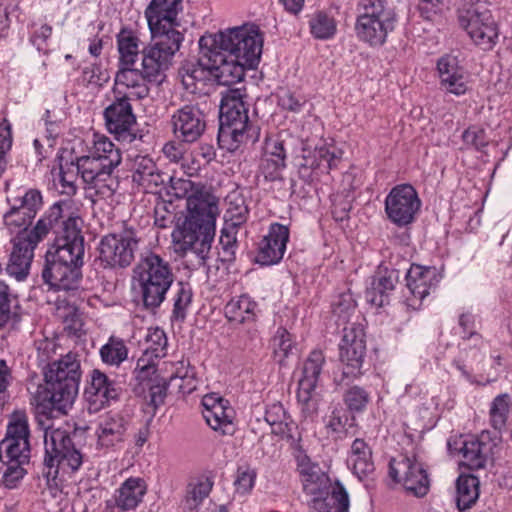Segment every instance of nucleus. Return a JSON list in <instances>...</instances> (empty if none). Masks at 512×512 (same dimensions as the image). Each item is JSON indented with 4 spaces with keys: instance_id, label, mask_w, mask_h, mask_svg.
Returning a JSON list of instances; mask_svg holds the SVG:
<instances>
[{
    "instance_id": "f257e3e1",
    "label": "nucleus",
    "mask_w": 512,
    "mask_h": 512,
    "mask_svg": "<svg viewBox=\"0 0 512 512\" xmlns=\"http://www.w3.org/2000/svg\"><path fill=\"white\" fill-rule=\"evenodd\" d=\"M171 188L177 198H186L185 211L171 233L174 251L180 255L191 251L205 260L216 234L218 200L203 184L189 179L171 178Z\"/></svg>"
},
{
    "instance_id": "f03ea898",
    "label": "nucleus",
    "mask_w": 512,
    "mask_h": 512,
    "mask_svg": "<svg viewBox=\"0 0 512 512\" xmlns=\"http://www.w3.org/2000/svg\"><path fill=\"white\" fill-rule=\"evenodd\" d=\"M263 34L254 24L228 28L215 34L202 36L205 47H214L223 57V64L233 63L241 68L239 82L243 80L245 69L255 68L262 54Z\"/></svg>"
},
{
    "instance_id": "7ed1b4c3",
    "label": "nucleus",
    "mask_w": 512,
    "mask_h": 512,
    "mask_svg": "<svg viewBox=\"0 0 512 512\" xmlns=\"http://www.w3.org/2000/svg\"><path fill=\"white\" fill-rule=\"evenodd\" d=\"M45 457L42 478L53 497L61 492L63 475L77 471L82 465V454L75 448L66 429L44 427Z\"/></svg>"
},
{
    "instance_id": "20e7f679",
    "label": "nucleus",
    "mask_w": 512,
    "mask_h": 512,
    "mask_svg": "<svg viewBox=\"0 0 512 512\" xmlns=\"http://www.w3.org/2000/svg\"><path fill=\"white\" fill-rule=\"evenodd\" d=\"M199 48L200 58L186 60L179 70L182 84L187 91L200 92L212 80L224 86L239 82L240 66L231 62L223 64V57L216 53L214 47H205L202 37L199 40Z\"/></svg>"
},
{
    "instance_id": "39448f33",
    "label": "nucleus",
    "mask_w": 512,
    "mask_h": 512,
    "mask_svg": "<svg viewBox=\"0 0 512 512\" xmlns=\"http://www.w3.org/2000/svg\"><path fill=\"white\" fill-rule=\"evenodd\" d=\"M173 282L172 266L154 252L141 254L132 270V288L139 293L147 309L154 310L161 306Z\"/></svg>"
},
{
    "instance_id": "423d86ee",
    "label": "nucleus",
    "mask_w": 512,
    "mask_h": 512,
    "mask_svg": "<svg viewBox=\"0 0 512 512\" xmlns=\"http://www.w3.org/2000/svg\"><path fill=\"white\" fill-rule=\"evenodd\" d=\"M298 467L303 489L311 496L312 512H349V495L340 481L330 483L328 476L307 457L300 460Z\"/></svg>"
},
{
    "instance_id": "0eeeda50",
    "label": "nucleus",
    "mask_w": 512,
    "mask_h": 512,
    "mask_svg": "<svg viewBox=\"0 0 512 512\" xmlns=\"http://www.w3.org/2000/svg\"><path fill=\"white\" fill-rule=\"evenodd\" d=\"M61 217V205L54 203L49 210L38 219L30 233H23L11 239L12 249L5 267L8 276L17 281H24L30 271L37 245L44 240L50 230Z\"/></svg>"
},
{
    "instance_id": "6e6552de",
    "label": "nucleus",
    "mask_w": 512,
    "mask_h": 512,
    "mask_svg": "<svg viewBox=\"0 0 512 512\" xmlns=\"http://www.w3.org/2000/svg\"><path fill=\"white\" fill-rule=\"evenodd\" d=\"M47 391L55 409L62 413L70 408L78 394L81 367L78 355L69 352L53 361L45 371Z\"/></svg>"
},
{
    "instance_id": "1a4fd4ad",
    "label": "nucleus",
    "mask_w": 512,
    "mask_h": 512,
    "mask_svg": "<svg viewBox=\"0 0 512 512\" xmlns=\"http://www.w3.org/2000/svg\"><path fill=\"white\" fill-rule=\"evenodd\" d=\"M355 33L358 39L370 46L386 42L397 23V15L386 0H360L356 7Z\"/></svg>"
},
{
    "instance_id": "9d476101",
    "label": "nucleus",
    "mask_w": 512,
    "mask_h": 512,
    "mask_svg": "<svg viewBox=\"0 0 512 512\" xmlns=\"http://www.w3.org/2000/svg\"><path fill=\"white\" fill-rule=\"evenodd\" d=\"M243 98L244 94L240 89H228L222 93L218 140L232 143L229 149L236 148L252 130L248 107Z\"/></svg>"
},
{
    "instance_id": "9b49d317",
    "label": "nucleus",
    "mask_w": 512,
    "mask_h": 512,
    "mask_svg": "<svg viewBox=\"0 0 512 512\" xmlns=\"http://www.w3.org/2000/svg\"><path fill=\"white\" fill-rule=\"evenodd\" d=\"M152 41L141 50V70L149 83L161 84L184 39L180 31L151 34Z\"/></svg>"
},
{
    "instance_id": "f8f14e48",
    "label": "nucleus",
    "mask_w": 512,
    "mask_h": 512,
    "mask_svg": "<svg viewBox=\"0 0 512 512\" xmlns=\"http://www.w3.org/2000/svg\"><path fill=\"white\" fill-rule=\"evenodd\" d=\"M53 228L55 240L47 251L46 261L83 265L84 237L81 234V219L79 217H68L60 221ZM52 231V229L50 230Z\"/></svg>"
},
{
    "instance_id": "ddd939ff",
    "label": "nucleus",
    "mask_w": 512,
    "mask_h": 512,
    "mask_svg": "<svg viewBox=\"0 0 512 512\" xmlns=\"http://www.w3.org/2000/svg\"><path fill=\"white\" fill-rule=\"evenodd\" d=\"M30 429L24 411H15L9 418L5 438L0 443V459L6 463L26 464L30 458Z\"/></svg>"
},
{
    "instance_id": "4468645a",
    "label": "nucleus",
    "mask_w": 512,
    "mask_h": 512,
    "mask_svg": "<svg viewBox=\"0 0 512 512\" xmlns=\"http://www.w3.org/2000/svg\"><path fill=\"white\" fill-rule=\"evenodd\" d=\"M77 164L89 191L101 199H109L114 195L119 185L114 175L115 166L87 155L77 158Z\"/></svg>"
},
{
    "instance_id": "2eb2a0df",
    "label": "nucleus",
    "mask_w": 512,
    "mask_h": 512,
    "mask_svg": "<svg viewBox=\"0 0 512 512\" xmlns=\"http://www.w3.org/2000/svg\"><path fill=\"white\" fill-rule=\"evenodd\" d=\"M389 476L416 497H423L429 491L430 480L427 471L414 454L392 459L389 463Z\"/></svg>"
},
{
    "instance_id": "dca6fc26",
    "label": "nucleus",
    "mask_w": 512,
    "mask_h": 512,
    "mask_svg": "<svg viewBox=\"0 0 512 512\" xmlns=\"http://www.w3.org/2000/svg\"><path fill=\"white\" fill-rule=\"evenodd\" d=\"M384 204L388 220L398 227H404L414 222L422 202L412 185L399 184L390 190Z\"/></svg>"
},
{
    "instance_id": "f3484780",
    "label": "nucleus",
    "mask_w": 512,
    "mask_h": 512,
    "mask_svg": "<svg viewBox=\"0 0 512 512\" xmlns=\"http://www.w3.org/2000/svg\"><path fill=\"white\" fill-rule=\"evenodd\" d=\"M138 240L131 230L109 234L99 244V259L105 267L125 268L134 260Z\"/></svg>"
},
{
    "instance_id": "a211bd4d",
    "label": "nucleus",
    "mask_w": 512,
    "mask_h": 512,
    "mask_svg": "<svg viewBox=\"0 0 512 512\" xmlns=\"http://www.w3.org/2000/svg\"><path fill=\"white\" fill-rule=\"evenodd\" d=\"M460 26L483 49H491L498 39V28L488 9L469 8L459 14Z\"/></svg>"
},
{
    "instance_id": "6ab92c4d",
    "label": "nucleus",
    "mask_w": 512,
    "mask_h": 512,
    "mask_svg": "<svg viewBox=\"0 0 512 512\" xmlns=\"http://www.w3.org/2000/svg\"><path fill=\"white\" fill-rule=\"evenodd\" d=\"M172 132L177 140L194 143L206 129V119L198 105L185 104L171 116Z\"/></svg>"
},
{
    "instance_id": "aec40b11",
    "label": "nucleus",
    "mask_w": 512,
    "mask_h": 512,
    "mask_svg": "<svg viewBox=\"0 0 512 512\" xmlns=\"http://www.w3.org/2000/svg\"><path fill=\"white\" fill-rule=\"evenodd\" d=\"M442 279L436 267L411 265L406 274V286L411 297L406 298L407 306L420 309L423 300L435 289Z\"/></svg>"
},
{
    "instance_id": "412c9836",
    "label": "nucleus",
    "mask_w": 512,
    "mask_h": 512,
    "mask_svg": "<svg viewBox=\"0 0 512 512\" xmlns=\"http://www.w3.org/2000/svg\"><path fill=\"white\" fill-rule=\"evenodd\" d=\"M148 79L134 66L118 67L114 76L113 94L128 101L144 99L149 95Z\"/></svg>"
},
{
    "instance_id": "4be33fe9",
    "label": "nucleus",
    "mask_w": 512,
    "mask_h": 512,
    "mask_svg": "<svg viewBox=\"0 0 512 512\" xmlns=\"http://www.w3.org/2000/svg\"><path fill=\"white\" fill-rule=\"evenodd\" d=\"M181 10L182 0H152L145 10L151 34L178 31L177 16Z\"/></svg>"
},
{
    "instance_id": "5701e85b",
    "label": "nucleus",
    "mask_w": 512,
    "mask_h": 512,
    "mask_svg": "<svg viewBox=\"0 0 512 512\" xmlns=\"http://www.w3.org/2000/svg\"><path fill=\"white\" fill-rule=\"evenodd\" d=\"M203 417L207 424L223 435L235 432V411L229 402L217 394H207L202 399Z\"/></svg>"
},
{
    "instance_id": "b1692460",
    "label": "nucleus",
    "mask_w": 512,
    "mask_h": 512,
    "mask_svg": "<svg viewBox=\"0 0 512 512\" xmlns=\"http://www.w3.org/2000/svg\"><path fill=\"white\" fill-rule=\"evenodd\" d=\"M104 118L108 131L118 140L131 141L134 138L131 130L136 117L130 101L114 97V101L104 110Z\"/></svg>"
},
{
    "instance_id": "393cba45",
    "label": "nucleus",
    "mask_w": 512,
    "mask_h": 512,
    "mask_svg": "<svg viewBox=\"0 0 512 512\" xmlns=\"http://www.w3.org/2000/svg\"><path fill=\"white\" fill-rule=\"evenodd\" d=\"M127 422L118 412H107L99 416L96 428V448L98 450H114L124 442Z\"/></svg>"
},
{
    "instance_id": "a878e982",
    "label": "nucleus",
    "mask_w": 512,
    "mask_h": 512,
    "mask_svg": "<svg viewBox=\"0 0 512 512\" xmlns=\"http://www.w3.org/2000/svg\"><path fill=\"white\" fill-rule=\"evenodd\" d=\"M143 354L137 360L135 371L138 377H145L150 370L154 371L155 361L165 357L168 350V339L163 329L149 327L142 343Z\"/></svg>"
},
{
    "instance_id": "bb28decb",
    "label": "nucleus",
    "mask_w": 512,
    "mask_h": 512,
    "mask_svg": "<svg viewBox=\"0 0 512 512\" xmlns=\"http://www.w3.org/2000/svg\"><path fill=\"white\" fill-rule=\"evenodd\" d=\"M289 235V228L286 225L272 223L267 235L259 244L257 262L264 266L279 263L285 254Z\"/></svg>"
},
{
    "instance_id": "cd10ccee",
    "label": "nucleus",
    "mask_w": 512,
    "mask_h": 512,
    "mask_svg": "<svg viewBox=\"0 0 512 512\" xmlns=\"http://www.w3.org/2000/svg\"><path fill=\"white\" fill-rule=\"evenodd\" d=\"M440 87L448 93L460 96L466 93L468 75L460 65L457 55L445 54L437 61Z\"/></svg>"
},
{
    "instance_id": "c85d7f7f",
    "label": "nucleus",
    "mask_w": 512,
    "mask_h": 512,
    "mask_svg": "<svg viewBox=\"0 0 512 512\" xmlns=\"http://www.w3.org/2000/svg\"><path fill=\"white\" fill-rule=\"evenodd\" d=\"M498 440L499 437L492 438L488 431L465 439L460 450L464 464L472 470L484 468L494 454Z\"/></svg>"
},
{
    "instance_id": "c756f323",
    "label": "nucleus",
    "mask_w": 512,
    "mask_h": 512,
    "mask_svg": "<svg viewBox=\"0 0 512 512\" xmlns=\"http://www.w3.org/2000/svg\"><path fill=\"white\" fill-rule=\"evenodd\" d=\"M89 411L97 412L119 395L118 385L100 370H93L90 385L85 389Z\"/></svg>"
},
{
    "instance_id": "7c9ffc66",
    "label": "nucleus",
    "mask_w": 512,
    "mask_h": 512,
    "mask_svg": "<svg viewBox=\"0 0 512 512\" xmlns=\"http://www.w3.org/2000/svg\"><path fill=\"white\" fill-rule=\"evenodd\" d=\"M82 265L46 261L42 278L46 284L55 290L77 289L82 277Z\"/></svg>"
},
{
    "instance_id": "2f4dec72",
    "label": "nucleus",
    "mask_w": 512,
    "mask_h": 512,
    "mask_svg": "<svg viewBox=\"0 0 512 512\" xmlns=\"http://www.w3.org/2000/svg\"><path fill=\"white\" fill-rule=\"evenodd\" d=\"M287 151L284 141L279 137H270L265 141V148L260 169L266 180L275 181L282 178L286 168Z\"/></svg>"
},
{
    "instance_id": "473e14b6",
    "label": "nucleus",
    "mask_w": 512,
    "mask_h": 512,
    "mask_svg": "<svg viewBox=\"0 0 512 512\" xmlns=\"http://www.w3.org/2000/svg\"><path fill=\"white\" fill-rule=\"evenodd\" d=\"M484 342L474 344L472 340H460L458 354L453 359V366L469 382L473 381V371L485 358Z\"/></svg>"
},
{
    "instance_id": "72a5a7b5",
    "label": "nucleus",
    "mask_w": 512,
    "mask_h": 512,
    "mask_svg": "<svg viewBox=\"0 0 512 512\" xmlns=\"http://www.w3.org/2000/svg\"><path fill=\"white\" fill-rule=\"evenodd\" d=\"M146 492L147 484L143 478L129 477L115 490V506L121 511L134 510L142 502Z\"/></svg>"
},
{
    "instance_id": "f704fd0d",
    "label": "nucleus",
    "mask_w": 512,
    "mask_h": 512,
    "mask_svg": "<svg viewBox=\"0 0 512 512\" xmlns=\"http://www.w3.org/2000/svg\"><path fill=\"white\" fill-rule=\"evenodd\" d=\"M265 420L270 425L273 434L287 440H296L297 425L281 403H273L267 406Z\"/></svg>"
},
{
    "instance_id": "c9c22d12",
    "label": "nucleus",
    "mask_w": 512,
    "mask_h": 512,
    "mask_svg": "<svg viewBox=\"0 0 512 512\" xmlns=\"http://www.w3.org/2000/svg\"><path fill=\"white\" fill-rule=\"evenodd\" d=\"M348 466L359 480L367 478L374 471L372 451L362 439H355L351 445Z\"/></svg>"
},
{
    "instance_id": "e433bc0d",
    "label": "nucleus",
    "mask_w": 512,
    "mask_h": 512,
    "mask_svg": "<svg viewBox=\"0 0 512 512\" xmlns=\"http://www.w3.org/2000/svg\"><path fill=\"white\" fill-rule=\"evenodd\" d=\"M168 383L177 386L182 394H190L197 389L199 380L195 368L190 365L189 360L182 359L171 364Z\"/></svg>"
},
{
    "instance_id": "4c0bfd02",
    "label": "nucleus",
    "mask_w": 512,
    "mask_h": 512,
    "mask_svg": "<svg viewBox=\"0 0 512 512\" xmlns=\"http://www.w3.org/2000/svg\"><path fill=\"white\" fill-rule=\"evenodd\" d=\"M21 320L18 298L4 282H0V328H15Z\"/></svg>"
},
{
    "instance_id": "58836bf2",
    "label": "nucleus",
    "mask_w": 512,
    "mask_h": 512,
    "mask_svg": "<svg viewBox=\"0 0 512 512\" xmlns=\"http://www.w3.org/2000/svg\"><path fill=\"white\" fill-rule=\"evenodd\" d=\"M258 305L248 295L231 299L225 306V316L231 322H253L257 317Z\"/></svg>"
},
{
    "instance_id": "ea45409f",
    "label": "nucleus",
    "mask_w": 512,
    "mask_h": 512,
    "mask_svg": "<svg viewBox=\"0 0 512 512\" xmlns=\"http://www.w3.org/2000/svg\"><path fill=\"white\" fill-rule=\"evenodd\" d=\"M118 50L117 67L134 66L140 53V39L130 29H121L116 37Z\"/></svg>"
},
{
    "instance_id": "a19ab883",
    "label": "nucleus",
    "mask_w": 512,
    "mask_h": 512,
    "mask_svg": "<svg viewBox=\"0 0 512 512\" xmlns=\"http://www.w3.org/2000/svg\"><path fill=\"white\" fill-rule=\"evenodd\" d=\"M132 180L146 191L163 183L162 175L149 157H140L136 160Z\"/></svg>"
},
{
    "instance_id": "79ce46f5",
    "label": "nucleus",
    "mask_w": 512,
    "mask_h": 512,
    "mask_svg": "<svg viewBox=\"0 0 512 512\" xmlns=\"http://www.w3.org/2000/svg\"><path fill=\"white\" fill-rule=\"evenodd\" d=\"M7 203L36 217L43 206V197L36 188H19L15 195L7 197Z\"/></svg>"
},
{
    "instance_id": "37998d69",
    "label": "nucleus",
    "mask_w": 512,
    "mask_h": 512,
    "mask_svg": "<svg viewBox=\"0 0 512 512\" xmlns=\"http://www.w3.org/2000/svg\"><path fill=\"white\" fill-rule=\"evenodd\" d=\"M93 146L89 150L87 156L95 157L97 160L103 161L117 167L122 160L120 150L115 147L114 143L104 135H93Z\"/></svg>"
},
{
    "instance_id": "c03bdc74",
    "label": "nucleus",
    "mask_w": 512,
    "mask_h": 512,
    "mask_svg": "<svg viewBox=\"0 0 512 512\" xmlns=\"http://www.w3.org/2000/svg\"><path fill=\"white\" fill-rule=\"evenodd\" d=\"M128 347L125 341L117 336L111 335L107 342L101 346L99 355L101 361L112 367H119L128 358Z\"/></svg>"
},
{
    "instance_id": "a18cd8bd",
    "label": "nucleus",
    "mask_w": 512,
    "mask_h": 512,
    "mask_svg": "<svg viewBox=\"0 0 512 512\" xmlns=\"http://www.w3.org/2000/svg\"><path fill=\"white\" fill-rule=\"evenodd\" d=\"M343 156V151L333 141L321 142L320 145H316L313 158L314 160L310 163L313 168L324 167L326 170H331L337 167V164Z\"/></svg>"
},
{
    "instance_id": "49530a36",
    "label": "nucleus",
    "mask_w": 512,
    "mask_h": 512,
    "mask_svg": "<svg viewBox=\"0 0 512 512\" xmlns=\"http://www.w3.org/2000/svg\"><path fill=\"white\" fill-rule=\"evenodd\" d=\"M479 497V480L472 475L457 479L456 503L459 510L470 508Z\"/></svg>"
},
{
    "instance_id": "de8ad7c7",
    "label": "nucleus",
    "mask_w": 512,
    "mask_h": 512,
    "mask_svg": "<svg viewBox=\"0 0 512 512\" xmlns=\"http://www.w3.org/2000/svg\"><path fill=\"white\" fill-rule=\"evenodd\" d=\"M325 357L322 351L313 350L303 366V375L299 380L298 388L316 389Z\"/></svg>"
},
{
    "instance_id": "09e8293b",
    "label": "nucleus",
    "mask_w": 512,
    "mask_h": 512,
    "mask_svg": "<svg viewBox=\"0 0 512 512\" xmlns=\"http://www.w3.org/2000/svg\"><path fill=\"white\" fill-rule=\"evenodd\" d=\"M226 204L225 223L232 229H237L247 220L248 208L245 199L240 193L232 192L226 197Z\"/></svg>"
},
{
    "instance_id": "8fccbe9b",
    "label": "nucleus",
    "mask_w": 512,
    "mask_h": 512,
    "mask_svg": "<svg viewBox=\"0 0 512 512\" xmlns=\"http://www.w3.org/2000/svg\"><path fill=\"white\" fill-rule=\"evenodd\" d=\"M512 407L511 396L507 393L497 395L489 408V421L491 426L501 432L505 429Z\"/></svg>"
},
{
    "instance_id": "3c124183",
    "label": "nucleus",
    "mask_w": 512,
    "mask_h": 512,
    "mask_svg": "<svg viewBox=\"0 0 512 512\" xmlns=\"http://www.w3.org/2000/svg\"><path fill=\"white\" fill-rule=\"evenodd\" d=\"M34 218L35 216L19 210L15 206H10L9 210L3 214V224L10 234H15L14 237H18L32 231V228L28 229V227Z\"/></svg>"
},
{
    "instance_id": "603ef678",
    "label": "nucleus",
    "mask_w": 512,
    "mask_h": 512,
    "mask_svg": "<svg viewBox=\"0 0 512 512\" xmlns=\"http://www.w3.org/2000/svg\"><path fill=\"white\" fill-rule=\"evenodd\" d=\"M315 390L298 388L297 399L300 405L302 421L305 424L313 423L318 416L319 396Z\"/></svg>"
},
{
    "instance_id": "864d4df0",
    "label": "nucleus",
    "mask_w": 512,
    "mask_h": 512,
    "mask_svg": "<svg viewBox=\"0 0 512 512\" xmlns=\"http://www.w3.org/2000/svg\"><path fill=\"white\" fill-rule=\"evenodd\" d=\"M309 27L311 34L321 40L332 38L337 30L335 19L324 12L313 15L309 21Z\"/></svg>"
},
{
    "instance_id": "5fc2aeb1",
    "label": "nucleus",
    "mask_w": 512,
    "mask_h": 512,
    "mask_svg": "<svg viewBox=\"0 0 512 512\" xmlns=\"http://www.w3.org/2000/svg\"><path fill=\"white\" fill-rule=\"evenodd\" d=\"M339 349H349L358 351V353H366L365 332L361 324H351L344 328Z\"/></svg>"
},
{
    "instance_id": "6e6d98bb",
    "label": "nucleus",
    "mask_w": 512,
    "mask_h": 512,
    "mask_svg": "<svg viewBox=\"0 0 512 512\" xmlns=\"http://www.w3.org/2000/svg\"><path fill=\"white\" fill-rule=\"evenodd\" d=\"M340 361L343 365V376L356 379L362 375V365L366 353H358L349 349H339Z\"/></svg>"
},
{
    "instance_id": "4d7b16f0",
    "label": "nucleus",
    "mask_w": 512,
    "mask_h": 512,
    "mask_svg": "<svg viewBox=\"0 0 512 512\" xmlns=\"http://www.w3.org/2000/svg\"><path fill=\"white\" fill-rule=\"evenodd\" d=\"M213 487V482L208 477H199L188 485L187 503L191 507L200 508L203 500L208 497Z\"/></svg>"
},
{
    "instance_id": "13d9d810",
    "label": "nucleus",
    "mask_w": 512,
    "mask_h": 512,
    "mask_svg": "<svg viewBox=\"0 0 512 512\" xmlns=\"http://www.w3.org/2000/svg\"><path fill=\"white\" fill-rule=\"evenodd\" d=\"M354 418L349 419L346 411L334 409L329 416L325 427L335 438H341L349 432L353 426Z\"/></svg>"
},
{
    "instance_id": "bf43d9fd",
    "label": "nucleus",
    "mask_w": 512,
    "mask_h": 512,
    "mask_svg": "<svg viewBox=\"0 0 512 512\" xmlns=\"http://www.w3.org/2000/svg\"><path fill=\"white\" fill-rule=\"evenodd\" d=\"M348 410L353 413L363 412L370 402V394L360 386L348 388L343 396Z\"/></svg>"
},
{
    "instance_id": "052dcab7",
    "label": "nucleus",
    "mask_w": 512,
    "mask_h": 512,
    "mask_svg": "<svg viewBox=\"0 0 512 512\" xmlns=\"http://www.w3.org/2000/svg\"><path fill=\"white\" fill-rule=\"evenodd\" d=\"M80 175L77 161L65 164H60L59 183L61 187V193L71 196L76 193V179Z\"/></svg>"
},
{
    "instance_id": "680f3d73",
    "label": "nucleus",
    "mask_w": 512,
    "mask_h": 512,
    "mask_svg": "<svg viewBox=\"0 0 512 512\" xmlns=\"http://www.w3.org/2000/svg\"><path fill=\"white\" fill-rule=\"evenodd\" d=\"M272 347L275 357L282 363L292 353L294 340L285 328L279 327L272 338Z\"/></svg>"
},
{
    "instance_id": "e2e57ef3",
    "label": "nucleus",
    "mask_w": 512,
    "mask_h": 512,
    "mask_svg": "<svg viewBox=\"0 0 512 512\" xmlns=\"http://www.w3.org/2000/svg\"><path fill=\"white\" fill-rule=\"evenodd\" d=\"M458 324L462 329L461 340H472L474 344L483 343L482 336L478 333L479 321L476 315L467 311L460 314Z\"/></svg>"
},
{
    "instance_id": "0e129e2a",
    "label": "nucleus",
    "mask_w": 512,
    "mask_h": 512,
    "mask_svg": "<svg viewBox=\"0 0 512 512\" xmlns=\"http://www.w3.org/2000/svg\"><path fill=\"white\" fill-rule=\"evenodd\" d=\"M356 309V302L350 292L338 295L332 302L333 314L338 321L345 323L350 320Z\"/></svg>"
},
{
    "instance_id": "69168bd1",
    "label": "nucleus",
    "mask_w": 512,
    "mask_h": 512,
    "mask_svg": "<svg viewBox=\"0 0 512 512\" xmlns=\"http://www.w3.org/2000/svg\"><path fill=\"white\" fill-rule=\"evenodd\" d=\"M12 125L8 119L4 118L0 122V177L7 167V154L12 147Z\"/></svg>"
},
{
    "instance_id": "338daca9",
    "label": "nucleus",
    "mask_w": 512,
    "mask_h": 512,
    "mask_svg": "<svg viewBox=\"0 0 512 512\" xmlns=\"http://www.w3.org/2000/svg\"><path fill=\"white\" fill-rule=\"evenodd\" d=\"M192 300V291L189 285L180 282L174 297L173 314L177 318H184L186 310Z\"/></svg>"
},
{
    "instance_id": "774afa93",
    "label": "nucleus",
    "mask_w": 512,
    "mask_h": 512,
    "mask_svg": "<svg viewBox=\"0 0 512 512\" xmlns=\"http://www.w3.org/2000/svg\"><path fill=\"white\" fill-rule=\"evenodd\" d=\"M257 477L256 470L250 466H242L237 470L235 486L238 493L246 494L252 490Z\"/></svg>"
}]
</instances>
